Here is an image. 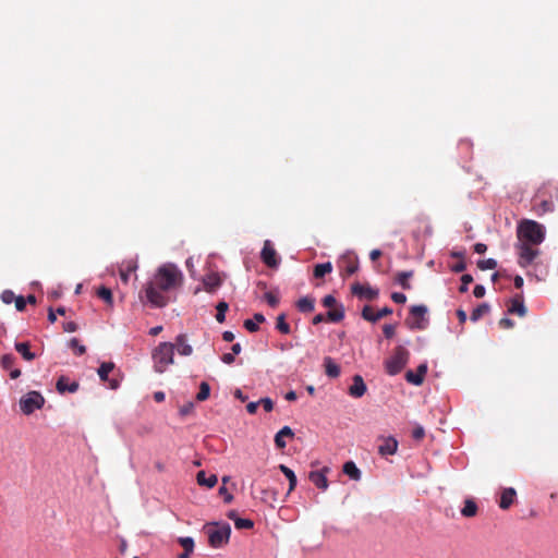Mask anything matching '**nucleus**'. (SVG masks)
I'll use <instances>...</instances> for the list:
<instances>
[{"label":"nucleus","mask_w":558,"mask_h":558,"mask_svg":"<svg viewBox=\"0 0 558 558\" xmlns=\"http://www.w3.org/2000/svg\"><path fill=\"white\" fill-rule=\"evenodd\" d=\"M183 274L177 265L167 263L157 268L153 277L143 286L138 293L142 303L161 308L170 302L169 293L181 287Z\"/></svg>","instance_id":"nucleus-1"},{"label":"nucleus","mask_w":558,"mask_h":558,"mask_svg":"<svg viewBox=\"0 0 558 558\" xmlns=\"http://www.w3.org/2000/svg\"><path fill=\"white\" fill-rule=\"evenodd\" d=\"M519 264L523 267L531 265L539 255L536 248L545 239V228L535 220L523 219L517 228Z\"/></svg>","instance_id":"nucleus-2"},{"label":"nucleus","mask_w":558,"mask_h":558,"mask_svg":"<svg viewBox=\"0 0 558 558\" xmlns=\"http://www.w3.org/2000/svg\"><path fill=\"white\" fill-rule=\"evenodd\" d=\"M205 529L208 534L209 545L211 547L220 548L228 544L231 534V527L228 523L222 525H219L216 522L208 523Z\"/></svg>","instance_id":"nucleus-3"},{"label":"nucleus","mask_w":558,"mask_h":558,"mask_svg":"<svg viewBox=\"0 0 558 558\" xmlns=\"http://www.w3.org/2000/svg\"><path fill=\"white\" fill-rule=\"evenodd\" d=\"M174 344L170 342H161L155 349L153 357L155 362V369L158 373H163L167 367L173 364Z\"/></svg>","instance_id":"nucleus-4"},{"label":"nucleus","mask_w":558,"mask_h":558,"mask_svg":"<svg viewBox=\"0 0 558 558\" xmlns=\"http://www.w3.org/2000/svg\"><path fill=\"white\" fill-rule=\"evenodd\" d=\"M409 356L410 353L404 347H396L393 350V354L385 362V368L387 374H389L390 376L399 374L407 365Z\"/></svg>","instance_id":"nucleus-5"},{"label":"nucleus","mask_w":558,"mask_h":558,"mask_svg":"<svg viewBox=\"0 0 558 558\" xmlns=\"http://www.w3.org/2000/svg\"><path fill=\"white\" fill-rule=\"evenodd\" d=\"M427 307L425 305H413L410 308V317L407 318L405 324L410 329L423 330L427 327L428 320L426 319Z\"/></svg>","instance_id":"nucleus-6"},{"label":"nucleus","mask_w":558,"mask_h":558,"mask_svg":"<svg viewBox=\"0 0 558 558\" xmlns=\"http://www.w3.org/2000/svg\"><path fill=\"white\" fill-rule=\"evenodd\" d=\"M45 399L38 391H29L20 400L21 411L25 415L32 414L35 410L44 407Z\"/></svg>","instance_id":"nucleus-7"},{"label":"nucleus","mask_w":558,"mask_h":558,"mask_svg":"<svg viewBox=\"0 0 558 558\" xmlns=\"http://www.w3.org/2000/svg\"><path fill=\"white\" fill-rule=\"evenodd\" d=\"M340 268L343 275L351 276L359 270V257L354 253H347L341 256Z\"/></svg>","instance_id":"nucleus-8"},{"label":"nucleus","mask_w":558,"mask_h":558,"mask_svg":"<svg viewBox=\"0 0 558 558\" xmlns=\"http://www.w3.org/2000/svg\"><path fill=\"white\" fill-rule=\"evenodd\" d=\"M260 258L265 265H267L270 268L278 267L279 259L277 258V252L274 248L271 242L269 240H266L264 242V246L260 253Z\"/></svg>","instance_id":"nucleus-9"},{"label":"nucleus","mask_w":558,"mask_h":558,"mask_svg":"<svg viewBox=\"0 0 558 558\" xmlns=\"http://www.w3.org/2000/svg\"><path fill=\"white\" fill-rule=\"evenodd\" d=\"M379 441H381V444L378 446V453L381 456V457H386V456H392L397 452L398 450V440L392 437V436H388V437H384V436H380L378 438Z\"/></svg>","instance_id":"nucleus-10"},{"label":"nucleus","mask_w":558,"mask_h":558,"mask_svg":"<svg viewBox=\"0 0 558 558\" xmlns=\"http://www.w3.org/2000/svg\"><path fill=\"white\" fill-rule=\"evenodd\" d=\"M390 314H392V308L388 306H385L380 311L376 312V314L373 312V307L371 305H365L362 310V317L371 323H376L380 318Z\"/></svg>","instance_id":"nucleus-11"},{"label":"nucleus","mask_w":558,"mask_h":558,"mask_svg":"<svg viewBox=\"0 0 558 558\" xmlns=\"http://www.w3.org/2000/svg\"><path fill=\"white\" fill-rule=\"evenodd\" d=\"M351 291L354 295L369 301H373L378 296V290L373 289L369 286H363L359 282L352 284Z\"/></svg>","instance_id":"nucleus-12"},{"label":"nucleus","mask_w":558,"mask_h":558,"mask_svg":"<svg viewBox=\"0 0 558 558\" xmlns=\"http://www.w3.org/2000/svg\"><path fill=\"white\" fill-rule=\"evenodd\" d=\"M507 311L509 314L518 315L520 317H524L526 315V307L524 305L523 298L521 294H518L510 299Z\"/></svg>","instance_id":"nucleus-13"},{"label":"nucleus","mask_w":558,"mask_h":558,"mask_svg":"<svg viewBox=\"0 0 558 558\" xmlns=\"http://www.w3.org/2000/svg\"><path fill=\"white\" fill-rule=\"evenodd\" d=\"M427 373V365L421 364L417 366L416 372L408 371L405 374V379L408 383L420 386L424 377Z\"/></svg>","instance_id":"nucleus-14"},{"label":"nucleus","mask_w":558,"mask_h":558,"mask_svg":"<svg viewBox=\"0 0 558 558\" xmlns=\"http://www.w3.org/2000/svg\"><path fill=\"white\" fill-rule=\"evenodd\" d=\"M367 387L361 375L353 377V384L349 388V395L353 398H361L365 395Z\"/></svg>","instance_id":"nucleus-15"},{"label":"nucleus","mask_w":558,"mask_h":558,"mask_svg":"<svg viewBox=\"0 0 558 558\" xmlns=\"http://www.w3.org/2000/svg\"><path fill=\"white\" fill-rule=\"evenodd\" d=\"M326 472H328V468H325L322 471H312L310 472L308 478L310 481L318 488L326 490L328 488V481L326 477Z\"/></svg>","instance_id":"nucleus-16"},{"label":"nucleus","mask_w":558,"mask_h":558,"mask_svg":"<svg viewBox=\"0 0 558 558\" xmlns=\"http://www.w3.org/2000/svg\"><path fill=\"white\" fill-rule=\"evenodd\" d=\"M222 283L220 276L217 272L208 274L203 279L204 289L213 293L216 289H218Z\"/></svg>","instance_id":"nucleus-17"},{"label":"nucleus","mask_w":558,"mask_h":558,"mask_svg":"<svg viewBox=\"0 0 558 558\" xmlns=\"http://www.w3.org/2000/svg\"><path fill=\"white\" fill-rule=\"evenodd\" d=\"M515 496H517V492L514 488H512V487L505 488L501 492L499 507L502 510L509 509L510 506L513 504Z\"/></svg>","instance_id":"nucleus-18"},{"label":"nucleus","mask_w":558,"mask_h":558,"mask_svg":"<svg viewBox=\"0 0 558 558\" xmlns=\"http://www.w3.org/2000/svg\"><path fill=\"white\" fill-rule=\"evenodd\" d=\"M294 433L289 426H283L275 436V444L278 449L286 448V437L293 438Z\"/></svg>","instance_id":"nucleus-19"},{"label":"nucleus","mask_w":558,"mask_h":558,"mask_svg":"<svg viewBox=\"0 0 558 558\" xmlns=\"http://www.w3.org/2000/svg\"><path fill=\"white\" fill-rule=\"evenodd\" d=\"M68 380L69 379L65 376L59 377L56 387L60 393H64L65 391L73 393V392L77 391L78 386H80L78 383L73 381V383L69 384Z\"/></svg>","instance_id":"nucleus-20"},{"label":"nucleus","mask_w":558,"mask_h":558,"mask_svg":"<svg viewBox=\"0 0 558 558\" xmlns=\"http://www.w3.org/2000/svg\"><path fill=\"white\" fill-rule=\"evenodd\" d=\"M175 347L181 355L189 356L193 352L192 347L186 342V336L184 333H181L175 338L174 348Z\"/></svg>","instance_id":"nucleus-21"},{"label":"nucleus","mask_w":558,"mask_h":558,"mask_svg":"<svg viewBox=\"0 0 558 558\" xmlns=\"http://www.w3.org/2000/svg\"><path fill=\"white\" fill-rule=\"evenodd\" d=\"M325 373L331 378H337L340 375V367L330 356L324 359Z\"/></svg>","instance_id":"nucleus-22"},{"label":"nucleus","mask_w":558,"mask_h":558,"mask_svg":"<svg viewBox=\"0 0 558 558\" xmlns=\"http://www.w3.org/2000/svg\"><path fill=\"white\" fill-rule=\"evenodd\" d=\"M197 484L201 486H206L208 488H213L217 482V475L211 474L209 476H206L205 471H199L196 475Z\"/></svg>","instance_id":"nucleus-23"},{"label":"nucleus","mask_w":558,"mask_h":558,"mask_svg":"<svg viewBox=\"0 0 558 558\" xmlns=\"http://www.w3.org/2000/svg\"><path fill=\"white\" fill-rule=\"evenodd\" d=\"M343 473L347 474L351 480L359 481L361 478V471L353 461H348L343 464Z\"/></svg>","instance_id":"nucleus-24"},{"label":"nucleus","mask_w":558,"mask_h":558,"mask_svg":"<svg viewBox=\"0 0 558 558\" xmlns=\"http://www.w3.org/2000/svg\"><path fill=\"white\" fill-rule=\"evenodd\" d=\"M15 350L23 356L26 361H33L36 359V354L31 352L28 342H16Z\"/></svg>","instance_id":"nucleus-25"},{"label":"nucleus","mask_w":558,"mask_h":558,"mask_svg":"<svg viewBox=\"0 0 558 558\" xmlns=\"http://www.w3.org/2000/svg\"><path fill=\"white\" fill-rule=\"evenodd\" d=\"M264 322H265V316L262 313H256V314H254V320L246 319L244 322V327L250 332H256L258 330V324H262Z\"/></svg>","instance_id":"nucleus-26"},{"label":"nucleus","mask_w":558,"mask_h":558,"mask_svg":"<svg viewBox=\"0 0 558 558\" xmlns=\"http://www.w3.org/2000/svg\"><path fill=\"white\" fill-rule=\"evenodd\" d=\"M296 307L302 313H311L314 311V299L310 296L301 298L296 302Z\"/></svg>","instance_id":"nucleus-27"},{"label":"nucleus","mask_w":558,"mask_h":558,"mask_svg":"<svg viewBox=\"0 0 558 558\" xmlns=\"http://www.w3.org/2000/svg\"><path fill=\"white\" fill-rule=\"evenodd\" d=\"M477 513V505L473 499H466L461 509V514L465 518H472Z\"/></svg>","instance_id":"nucleus-28"},{"label":"nucleus","mask_w":558,"mask_h":558,"mask_svg":"<svg viewBox=\"0 0 558 558\" xmlns=\"http://www.w3.org/2000/svg\"><path fill=\"white\" fill-rule=\"evenodd\" d=\"M332 271V265L330 262L317 264L314 267L313 275L315 278H323L325 275Z\"/></svg>","instance_id":"nucleus-29"},{"label":"nucleus","mask_w":558,"mask_h":558,"mask_svg":"<svg viewBox=\"0 0 558 558\" xmlns=\"http://www.w3.org/2000/svg\"><path fill=\"white\" fill-rule=\"evenodd\" d=\"M276 329L282 335H289L291 331L290 325L287 323L286 314L281 313L277 317Z\"/></svg>","instance_id":"nucleus-30"},{"label":"nucleus","mask_w":558,"mask_h":558,"mask_svg":"<svg viewBox=\"0 0 558 558\" xmlns=\"http://www.w3.org/2000/svg\"><path fill=\"white\" fill-rule=\"evenodd\" d=\"M279 469L289 480V493L292 492L296 486V476L294 472L284 464H280Z\"/></svg>","instance_id":"nucleus-31"},{"label":"nucleus","mask_w":558,"mask_h":558,"mask_svg":"<svg viewBox=\"0 0 558 558\" xmlns=\"http://www.w3.org/2000/svg\"><path fill=\"white\" fill-rule=\"evenodd\" d=\"M489 311H490V306L487 303L480 304L476 308L473 310V312L471 314V320L477 322L484 315L489 313Z\"/></svg>","instance_id":"nucleus-32"},{"label":"nucleus","mask_w":558,"mask_h":558,"mask_svg":"<svg viewBox=\"0 0 558 558\" xmlns=\"http://www.w3.org/2000/svg\"><path fill=\"white\" fill-rule=\"evenodd\" d=\"M326 318L331 323L341 322L344 318V310L342 306L327 312Z\"/></svg>","instance_id":"nucleus-33"},{"label":"nucleus","mask_w":558,"mask_h":558,"mask_svg":"<svg viewBox=\"0 0 558 558\" xmlns=\"http://www.w3.org/2000/svg\"><path fill=\"white\" fill-rule=\"evenodd\" d=\"M413 276V271H402L397 275V282L404 289L410 290V278Z\"/></svg>","instance_id":"nucleus-34"},{"label":"nucleus","mask_w":558,"mask_h":558,"mask_svg":"<svg viewBox=\"0 0 558 558\" xmlns=\"http://www.w3.org/2000/svg\"><path fill=\"white\" fill-rule=\"evenodd\" d=\"M97 295L99 299H101L102 301H105L108 305H112L113 304V296H112V292L109 288H106V287H100L98 290H97Z\"/></svg>","instance_id":"nucleus-35"},{"label":"nucleus","mask_w":558,"mask_h":558,"mask_svg":"<svg viewBox=\"0 0 558 558\" xmlns=\"http://www.w3.org/2000/svg\"><path fill=\"white\" fill-rule=\"evenodd\" d=\"M114 368V364L111 363V362H105L102 363L99 368H98V375H99V378L102 380V381H107L108 380V375L109 373Z\"/></svg>","instance_id":"nucleus-36"},{"label":"nucleus","mask_w":558,"mask_h":558,"mask_svg":"<svg viewBox=\"0 0 558 558\" xmlns=\"http://www.w3.org/2000/svg\"><path fill=\"white\" fill-rule=\"evenodd\" d=\"M229 308V305L227 302L225 301H221L217 304L216 306V310H217V314H216V319L218 323H223L226 320V312L228 311Z\"/></svg>","instance_id":"nucleus-37"},{"label":"nucleus","mask_w":558,"mask_h":558,"mask_svg":"<svg viewBox=\"0 0 558 558\" xmlns=\"http://www.w3.org/2000/svg\"><path fill=\"white\" fill-rule=\"evenodd\" d=\"M210 395V387L206 381H202L199 385V391L196 395L197 401H205L209 398Z\"/></svg>","instance_id":"nucleus-38"},{"label":"nucleus","mask_w":558,"mask_h":558,"mask_svg":"<svg viewBox=\"0 0 558 558\" xmlns=\"http://www.w3.org/2000/svg\"><path fill=\"white\" fill-rule=\"evenodd\" d=\"M178 543L183 547L187 553H193L194 550V539L190 536L179 537Z\"/></svg>","instance_id":"nucleus-39"},{"label":"nucleus","mask_w":558,"mask_h":558,"mask_svg":"<svg viewBox=\"0 0 558 558\" xmlns=\"http://www.w3.org/2000/svg\"><path fill=\"white\" fill-rule=\"evenodd\" d=\"M477 267L481 270L495 269L497 267V260L494 258L481 259L477 262Z\"/></svg>","instance_id":"nucleus-40"},{"label":"nucleus","mask_w":558,"mask_h":558,"mask_svg":"<svg viewBox=\"0 0 558 558\" xmlns=\"http://www.w3.org/2000/svg\"><path fill=\"white\" fill-rule=\"evenodd\" d=\"M234 525L238 530L252 529L254 526V522L250 519L235 518Z\"/></svg>","instance_id":"nucleus-41"},{"label":"nucleus","mask_w":558,"mask_h":558,"mask_svg":"<svg viewBox=\"0 0 558 558\" xmlns=\"http://www.w3.org/2000/svg\"><path fill=\"white\" fill-rule=\"evenodd\" d=\"M69 344L76 355H83L86 352L85 345L80 344V341L76 338H72Z\"/></svg>","instance_id":"nucleus-42"},{"label":"nucleus","mask_w":558,"mask_h":558,"mask_svg":"<svg viewBox=\"0 0 558 558\" xmlns=\"http://www.w3.org/2000/svg\"><path fill=\"white\" fill-rule=\"evenodd\" d=\"M15 363V357L12 354H5L2 356L0 364L4 369H11Z\"/></svg>","instance_id":"nucleus-43"},{"label":"nucleus","mask_w":558,"mask_h":558,"mask_svg":"<svg viewBox=\"0 0 558 558\" xmlns=\"http://www.w3.org/2000/svg\"><path fill=\"white\" fill-rule=\"evenodd\" d=\"M473 282V277L469 274H464L462 277H461V286L459 288V291L461 293H465L468 291V287L469 284Z\"/></svg>","instance_id":"nucleus-44"},{"label":"nucleus","mask_w":558,"mask_h":558,"mask_svg":"<svg viewBox=\"0 0 558 558\" xmlns=\"http://www.w3.org/2000/svg\"><path fill=\"white\" fill-rule=\"evenodd\" d=\"M136 269V265H129L126 269L120 270V278L122 282L128 283L130 279V274Z\"/></svg>","instance_id":"nucleus-45"},{"label":"nucleus","mask_w":558,"mask_h":558,"mask_svg":"<svg viewBox=\"0 0 558 558\" xmlns=\"http://www.w3.org/2000/svg\"><path fill=\"white\" fill-rule=\"evenodd\" d=\"M265 300L267 301L268 305L271 307H277L279 304L278 295L272 292H266Z\"/></svg>","instance_id":"nucleus-46"},{"label":"nucleus","mask_w":558,"mask_h":558,"mask_svg":"<svg viewBox=\"0 0 558 558\" xmlns=\"http://www.w3.org/2000/svg\"><path fill=\"white\" fill-rule=\"evenodd\" d=\"M15 299V294L11 290H4L1 293V300L5 304H11Z\"/></svg>","instance_id":"nucleus-47"},{"label":"nucleus","mask_w":558,"mask_h":558,"mask_svg":"<svg viewBox=\"0 0 558 558\" xmlns=\"http://www.w3.org/2000/svg\"><path fill=\"white\" fill-rule=\"evenodd\" d=\"M259 405H263L266 412H270L274 409V402L270 398H262L259 401Z\"/></svg>","instance_id":"nucleus-48"},{"label":"nucleus","mask_w":558,"mask_h":558,"mask_svg":"<svg viewBox=\"0 0 558 558\" xmlns=\"http://www.w3.org/2000/svg\"><path fill=\"white\" fill-rule=\"evenodd\" d=\"M383 332L387 339H390L396 333V326L395 325H385L383 327Z\"/></svg>","instance_id":"nucleus-49"},{"label":"nucleus","mask_w":558,"mask_h":558,"mask_svg":"<svg viewBox=\"0 0 558 558\" xmlns=\"http://www.w3.org/2000/svg\"><path fill=\"white\" fill-rule=\"evenodd\" d=\"M14 302H15V307L19 312H22L25 310L26 307V300L24 296H15L14 299Z\"/></svg>","instance_id":"nucleus-50"},{"label":"nucleus","mask_w":558,"mask_h":558,"mask_svg":"<svg viewBox=\"0 0 558 558\" xmlns=\"http://www.w3.org/2000/svg\"><path fill=\"white\" fill-rule=\"evenodd\" d=\"M219 495L223 496V500L226 504H230L233 500V496L228 492L226 486H221L219 488Z\"/></svg>","instance_id":"nucleus-51"},{"label":"nucleus","mask_w":558,"mask_h":558,"mask_svg":"<svg viewBox=\"0 0 558 558\" xmlns=\"http://www.w3.org/2000/svg\"><path fill=\"white\" fill-rule=\"evenodd\" d=\"M391 299L393 302L399 303V304H403L407 302V295L401 292H393L391 294Z\"/></svg>","instance_id":"nucleus-52"},{"label":"nucleus","mask_w":558,"mask_h":558,"mask_svg":"<svg viewBox=\"0 0 558 558\" xmlns=\"http://www.w3.org/2000/svg\"><path fill=\"white\" fill-rule=\"evenodd\" d=\"M500 328L511 329L514 326V322L510 318L504 317L499 320Z\"/></svg>","instance_id":"nucleus-53"},{"label":"nucleus","mask_w":558,"mask_h":558,"mask_svg":"<svg viewBox=\"0 0 558 558\" xmlns=\"http://www.w3.org/2000/svg\"><path fill=\"white\" fill-rule=\"evenodd\" d=\"M336 304L337 300L331 294H328L323 299V305L325 307H333Z\"/></svg>","instance_id":"nucleus-54"},{"label":"nucleus","mask_w":558,"mask_h":558,"mask_svg":"<svg viewBox=\"0 0 558 558\" xmlns=\"http://www.w3.org/2000/svg\"><path fill=\"white\" fill-rule=\"evenodd\" d=\"M424 436H425V430L422 426L415 427L412 432V437L416 440L423 439Z\"/></svg>","instance_id":"nucleus-55"},{"label":"nucleus","mask_w":558,"mask_h":558,"mask_svg":"<svg viewBox=\"0 0 558 558\" xmlns=\"http://www.w3.org/2000/svg\"><path fill=\"white\" fill-rule=\"evenodd\" d=\"M485 288L482 284H476L473 290V294L475 298L481 299L485 295Z\"/></svg>","instance_id":"nucleus-56"},{"label":"nucleus","mask_w":558,"mask_h":558,"mask_svg":"<svg viewBox=\"0 0 558 558\" xmlns=\"http://www.w3.org/2000/svg\"><path fill=\"white\" fill-rule=\"evenodd\" d=\"M193 409H194V404L192 402H190L180 408V414L182 416H186L193 411Z\"/></svg>","instance_id":"nucleus-57"},{"label":"nucleus","mask_w":558,"mask_h":558,"mask_svg":"<svg viewBox=\"0 0 558 558\" xmlns=\"http://www.w3.org/2000/svg\"><path fill=\"white\" fill-rule=\"evenodd\" d=\"M63 329L66 332H74L77 330V325L74 322H68L63 324Z\"/></svg>","instance_id":"nucleus-58"},{"label":"nucleus","mask_w":558,"mask_h":558,"mask_svg":"<svg viewBox=\"0 0 558 558\" xmlns=\"http://www.w3.org/2000/svg\"><path fill=\"white\" fill-rule=\"evenodd\" d=\"M465 268H466V264L463 260H461L452 266V271L462 272L465 270Z\"/></svg>","instance_id":"nucleus-59"},{"label":"nucleus","mask_w":558,"mask_h":558,"mask_svg":"<svg viewBox=\"0 0 558 558\" xmlns=\"http://www.w3.org/2000/svg\"><path fill=\"white\" fill-rule=\"evenodd\" d=\"M259 407V402L256 401V402H250L247 405H246V410L250 414H255L257 409Z\"/></svg>","instance_id":"nucleus-60"},{"label":"nucleus","mask_w":558,"mask_h":558,"mask_svg":"<svg viewBox=\"0 0 558 558\" xmlns=\"http://www.w3.org/2000/svg\"><path fill=\"white\" fill-rule=\"evenodd\" d=\"M221 361L226 364H232L234 362V354L233 353H225L221 356Z\"/></svg>","instance_id":"nucleus-61"},{"label":"nucleus","mask_w":558,"mask_h":558,"mask_svg":"<svg viewBox=\"0 0 558 558\" xmlns=\"http://www.w3.org/2000/svg\"><path fill=\"white\" fill-rule=\"evenodd\" d=\"M474 251L477 254H484L487 251V245L484 243H476L474 245Z\"/></svg>","instance_id":"nucleus-62"},{"label":"nucleus","mask_w":558,"mask_h":558,"mask_svg":"<svg viewBox=\"0 0 558 558\" xmlns=\"http://www.w3.org/2000/svg\"><path fill=\"white\" fill-rule=\"evenodd\" d=\"M457 317H458L460 324H464L466 322V313H465V311L462 310V308H459L457 311Z\"/></svg>","instance_id":"nucleus-63"},{"label":"nucleus","mask_w":558,"mask_h":558,"mask_svg":"<svg viewBox=\"0 0 558 558\" xmlns=\"http://www.w3.org/2000/svg\"><path fill=\"white\" fill-rule=\"evenodd\" d=\"M222 339L226 342H232L234 340V333L232 331L227 330L222 333Z\"/></svg>","instance_id":"nucleus-64"}]
</instances>
